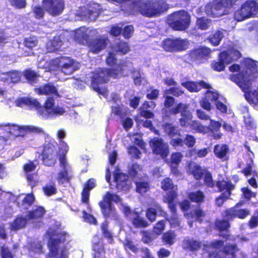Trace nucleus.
Segmentation results:
<instances>
[{"label": "nucleus", "instance_id": "1", "mask_svg": "<svg viewBox=\"0 0 258 258\" xmlns=\"http://www.w3.org/2000/svg\"><path fill=\"white\" fill-rule=\"evenodd\" d=\"M138 11L143 16L152 18L167 11L168 5L162 0H139L135 2Z\"/></svg>", "mask_w": 258, "mask_h": 258}, {"label": "nucleus", "instance_id": "2", "mask_svg": "<svg viewBox=\"0 0 258 258\" xmlns=\"http://www.w3.org/2000/svg\"><path fill=\"white\" fill-rule=\"evenodd\" d=\"M230 79L235 83L244 93L246 100L254 106L258 105V86L253 90H250L251 82L249 80H245L243 74H232L230 75Z\"/></svg>", "mask_w": 258, "mask_h": 258}, {"label": "nucleus", "instance_id": "3", "mask_svg": "<svg viewBox=\"0 0 258 258\" xmlns=\"http://www.w3.org/2000/svg\"><path fill=\"white\" fill-rule=\"evenodd\" d=\"M190 18L187 12L181 10L169 15L167 18V23L174 31H184L189 28Z\"/></svg>", "mask_w": 258, "mask_h": 258}, {"label": "nucleus", "instance_id": "4", "mask_svg": "<svg viewBox=\"0 0 258 258\" xmlns=\"http://www.w3.org/2000/svg\"><path fill=\"white\" fill-rule=\"evenodd\" d=\"M222 126L221 123L212 119L210 120L208 126L204 125L197 120H193L190 125V128L195 132L205 135L210 133L214 140H219L222 138L223 134L220 132Z\"/></svg>", "mask_w": 258, "mask_h": 258}, {"label": "nucleus", "instance_id": "5", "mask_svg": "<svg viewBox=\"0 0 258 258\" xmlns=\"http://www.w3.org/2000/svg\"><path fill=\"white\" fill-rule=\"evenodd\" d=\"M106 70L107 68H101L94 72L91 80V86L93 90L104 97L108 96V89L106 87H99L98 85L107 83L109 81L110 77Z\"/></svg>", "mask_w": 258, "mask_h": 258}, {"label": "nucleus", "instance_id": "6", "mask_svg": "<svg viewBox=\"0 0 258 258\" xmlns=\"http://www.w3.org/2000/svg\"><path fill=\"white\" fill-rule=\"evenodd\" d=\"M66 233L64 232H57L53 230L49 233V238L48 241V248L49 252L48 257L58 258L59 245L66 241Z\"/></svg>", "mask_w": 258, "mask_h": 258}, {"label": "nucleus", "instance_id": "7", "mask_svg": "<svg viewBox=\"0 0 258 258\" xmlns=\"http://www.w3.org/2000/svg\"><path fill=\"white\" fill-rule=\"evenodd\" d=\"M120 200L119 196L107 191L103 196L102 199L99 202V206L103 217L107 219L114 217L116 215V210L112 204V201L117 203Z\"/></svg>", "mask_w": 258, "mask_h": 258}, {"label": "nucleus", "instance_id": "8", "mask_svg": "<svg viewBox=\"0 0 258 258\" xmlns=\"http://www.w3.org/2000/svg\"><path fill=\"white\" fill-rule=\"evenodd\" d=\"M258 13V3L255 0H247L236 10L234 18L237 21L254 17Z\"/></svg>", "mask_w": 258, "mask_h": 258}, {"label": "nucleus", "instance_id": "9", "mask_svg": "<svg viewBox=\"0 0 258 258\" xmlns=\"http://www.w3.org/2000/svg\"><path fill=\"white\" fill-rule=\"evenodd\" d=\"M39 158L44 166H54L58 159V152L56 146L50 142L44 144L39 153Z\"/></svg>", "mask_w": 258, "mask_h": 258}, {"label": "nucleus", "instance_id": "10", "mask_svg": "<svg viewBox=\"0 0 258 258\" xmlns=\"http://www.w3.org/2000/svg\"><path fill=\"white\" fill-rule=\"evenodd\" d=\"M162 48L166 52H176L186 50L188 47V42L180 38H167L162 42Z\"/></svg>", "mask_w": 258, "mask_h": 258}, {"label": "nucleus", "instance_id": "11", "mask_svg": "<svg viewBox=\"0 0 258 258\" xmlns=\"http://www.w3.org/2000/svg\"><path fill=\"white\" fill-rule=\"evenodd\" d=\"M149 145L153 154L162 159L166 158L169 154V147L161 138L154 137L149 141Z\"/></svg>", "mask_w": 258, "mask_h": 258}, {"label": "nucleus", "instance_id": "12", "mask_svg": "<svg viewBox=\"0 0 258 258\" xmlns=\"http://www.w3.org/2000/svg\"><path fill=\"white\" fill-rule=\"evenodd\" d=\"M9 126V133L15 137H24L27 134H41L43 132V129L34 125H19L15 124H8Z\"/></svg>", "mask_w": 258, "mask_h": 258}, {"label": "nucleus", "instance_id": "13", "mask_svg": "<svg viewBox=\"0 0 258 258\" xmlns=\"http://www.w3.org/2000/svg\"><path fill=\"white\" fill-rule=\"evenodd\" d=\"M211 52L210 48L200 46L189 51L187 53L188 58L191 62L202 63L210 57Z\"/></svg>", "mask_w": 258, "mask_h": 258}, {"label": "nucleus", "instance_id": "14", "mask_svg": "<svg viewBox=\"0 0 258 258\" xmlns=\"http://www.w3.org/2000/svg\"><path fill=\"white\" fill-rule=\"evenodd\" d=\"M74 61L69 57L60 56L52 60V64L64 75L72 74L75 71Z\"/></svg>", "mask_w": 258, "mask_h": 258}, {"label": "nucleus", "instance_id": "15", "mask_svg": "<svg viewBox=\"0 0 258 258\" xmlns=\"http://www.w3.org/2000/svg\"><path fill=\"white\" fill-rule=\"evenodd\" d=\"M42 4L45 11L52 17L60 15L65 7L64 0H42Z\"/></svg>", "mask_w": 258, "mask_h": 258}, {"label": "nucleus", "instance_id": "16", "mask_svg": "<svg viewBox=\"0 0 258 258\" xmlns=\"http://www.w3.org/2000/svg\"><path fill=\"white\" fill-rule=\"evenodd\" d=\"M238 250L236 244L228 243L226 244L221 251L225 257L222 256L220 251H212L208 253L207 258H236V252Z\"/></svg>", "mask_w": 258, "mask_h": 258}, {"label": "nucleus", "instance_id": "17", "mask_svg": "<svg viewBox=\"0 0 258 258\" xmlns=\"http://www.w3.org/2000/svg\"><path fill=\"white\" fill-rule=\"evenodd\" d=\"M232 57L227 51H222L218 54V59L212 61L211 64V68L215 71L220 72L225 69V64L231 63Z\"/></svg>", "mask_w": 258, "mask_h": 258}, {"label": "nucleus", "instance_id": "18", "mask_svg": "<svg viewBox=\"0 0 258 258\" xmlns=\"http://www.w3.org/2000/svg\"><path fill=\"white\" fill-rule=\"evenodd\" d=\"M108 42L107 37L98 36L90 39L86 45L89 48L90 52L97 54L106 47Z\"/></svg>", "mask_w": 258, "mask_h": 258}, {"label": "nucleus", "instance_id": "19", "mask_svg": "<svg viewBox=\"0 0 258 258\" xmlns=\"http://www.w3.org/2000/svg\"><path fill=\"white\" fill-rule=\"evenodd\" d=\"M93 258H106V250L103 239L99 235H95L92 241Z\"/></svg>", "mask_w": 258, "mask_h": 258}, {"label": "nucleus", "instance_id": "20", "mask_svg": "<svg viewBox=\"0 0 258 258\" xmlns=\"http://www.w3.org/2000/svg\"><path fill=\"white\" fill-rule=\"evenodd\" d=\"M258 62L250 58H246L243 60V65L245 69L246 76L248 78V80H254L258 75ZM245 76V75L243 74ZM245 80H246L245 78Z\"/></svg>", "mask_w": 258, "mask_h": 258}, {"label": "nucleus", "instance_id": "21", "mask_svg": "<svg viewBox=\"0 0 258 258\" xmlns=\"http://www.w3.org/2000/svg\"><path fill=\"white\" fill-rule=\"evenodd\" d=\"M123 246L125 250L129 249L135 254L140 251L143 254L142 258H154L149 248L147 247H142L139 249L131 239H125L123 243Z\"/></svg>", "mask_w": 258, "mask_h": 258}, {"label": "nucleus", "instance_id": "22", "mask_svg": "<svg viewBox=\"0 0 258 258\" xmlns=\"http://www.w3.org/2000/svg\"><path fill=\"white\" fill-rule=\"evenodd\" d=\"M35 92L39 95L52 96L60 97L56 87L52 83L43 84L34 89Z\"/></svg>", "mask_w": 258, "mask_h": 258}, {"label": "nucleus", "instance_id": "23", "mask_svg": "<svg viewBox=\"0 0 258 258\" xmlns=\"http://www.w3.org/2000/svg\"><path fill=\"white\" fill-rule=\"evenodd\" d=\"M216 186L221 194L231 196L232 191L235 189V185L228 179L221 178L216 181Z\"/></svg>", "mask_w": 258, "mask_h": 258}, {"label": "nucleus", "instance_id": "24", "mask_svg": "<svg viewBox=\"0 0 258 258\" xmlns=\"http://www.w3.org/2000/svg\"><path fill=\"white\" fill-rule=\"evenodd\" d=\"M181 85L190 92H198L202 88L207 89L212 88L211 86L209 83L202 80L199 82L187 81L182 82Z\"/></svg>", "mask_w": 258, "mask_h": 258}, {"label": "nucleus", "instance_id": "25", "mask_svg": "<svg viewBox=\"0 0 258 258\" xmlns=\"http://www.w3.org/2000/svg\"><path fill=\"white\" fill-rule=\"evenodd\" d=\"M114 180L116 182V188L118 190H128L131 183L128 181L127 174L122 172L116 173L114 175Z\"/></svg>", "mask_w": 258, "mask_h": 258}, {"label": "nucleus", "instance_id": "26", "mask_svg": "<svg viewBox=\"0 0 258 258\" xmlns=\"http://www.w3.org/2000/svg\"><path fill=\"white\" fill-rule=\"evenodd\" d=\"M127 63L126 61H123L117 64L115 68H107L106 71L109 73L110 78L118 79L127 76L126 74H124V72L127 71Z\"/></svg>", "mask_w": 258, "mask_h": 258}, {"label": "nucleus", "instance_id": "27", "mask_svg": "<svg viewBox=\"0 0 258 258\" xmlns=\"http://www.w3.org/2000/svg\"><path fill=\"white\" fill-rule=\"evenodd\" d=\"M29 219L27 216L19 214L16 216L13 221L10 223V228L11 231H17L24 229L28 223Z\"/></svg>", "mask_w": 258, "mask_h": 258}, {"label": "nucleus", "instance_id": "28", "mask_svg": "<svg viewBox=\"0 0 258 258\" xmlns=\"http://www.w3.org/2000/svg\"><path fill=\"white\" fill-rule=\"evenodd\" d=\"M230 227L229 222L225 219H217L214 223L215 229L219 232H226L225 234L220 233L219 236L225 239H229L230 234L227 232H229V229Z\"/></svg>", "mask_w": 258, "mask_h": 258}, {"label": "nucleus", "instance_id": "29", "mask_svg": "<svg viewBox=\"0 0 258 258\" xmlns=\"http://www.w3.org/2000/svg\"><path fill=\"white\" fill-rule=\"evenodd\" d=\"M177 189L169 191L163 199V202L168 204L171 212L176 211V200L178 196Z\"/></svg>", "mask_w": 258, "mask_h": 258}, {"label": "nucleus", "instance_id": "30", "mask_svg": "<svg viewBox=\"0 0 258 258\" xmlns=\"http://www.w3.org/2000/svg\"><path fill=\"white\" fill-rule=\"evenodd\" d=\"M184 216L188 219L194 218L197 221L201 223L206 217L207 214L200 205H197L192 211L185 213Z\"/></svg>", "mask_w": 258, "mask_h": 258}, {"label": "nucleus", "instance_id": "31", "mask_svg": "<svg viewBox=\"0 0 258 258\" xmlns=\"http://www.w3.org/2000/svg\"><path fill=\"white\" fill-rule=\"evenodd\" d=\"M74 38L80 44L86 45L89 39L88 29L84 27H81L76 30Z\"/></svg>", "mask_w": 258, "mask_h": 258}, {"label": "nucleus", "instance_id": "32", "mask_svg": "<svg viewBox=\"0 0 258 258\" xmlns=\"http://www.w3.org/2000/svg\"><path fill=\"white\" fill-rule=\"evenodd\" d=\"M153 206V207L148 208L146 212V216L151 222L156 220L157 212L160 214L165 213L162 207L158 203H154Z\"/></svg>", "mask_w": 258, "mask_h": 258}, {"label": "nucleus", "instance_id": "33", "mask_svg": "<svg viewBox=\"0 0 258 258\" xmlns=\"http://www.w3.org/2000/svg\"><path fill=\"white\" fill-rule=\"evenodd\" d=\"M202 246V242L193 239H185L182 243V248L185 250L189 251H197L199 250Z\"/></svg>", "mask_w": 258, "mask_h": 258}, {"label": "nucleus", "instance_id": "34", "mask_svg": "<svg viewBox=\"0 0 258 258\" xmlns=\"http://www.w3.org/2000/svg\"><path fill=\"white\" fill-rule=\"evenodd\" d=\"M46 211L42 206H37L35 209L29 211L27 213V216L29 220H41L45 214Z\"/></svg>", "mask_w": 258, "mask_h": 258}, {"label": "nucleus", "instance_id": "35", "mask_svg": "<svg viewBox=\"0 0 258 258\" xmlns=\"http://www.w3.org/2000/svg\"><path fill=\"white\" fill-rule=\"evenodd\" d=\"M228 151V146L226 144L216 145L214 147V153L215 156L223 161L228 159L227 154Z\"/></svg>", "mask_w": 258, "mask_h": 258}, {"label": "nucleus", "instance_id": "36", "mask_svg": "<svg viewBox=\"0 0 258 258\" xmlns=\"http://www.w3.org/2000/svg\"><path fill=\"white\" fill-rule=\"evenodd\" d=\"M4 74L5 76L2 78V80L4 82L16 83L21 80V74L18 71H11Z\"/></svg>", "mask_w": 258, "mask_h": 258}, {"label": "nucleus", "instance_id": "37", "mask_svg": "<svg viewBox=\"0 0 258 258\" xmlns=\"http://www.w3.org/2000/svg\"><path fill=\"white\" fill-rule=\"evenodd\" d=\"M162 127L164 132L170 138L181 135L180 129L171 123L166 122L163 124Z\"/></svg>", "mask_w": 258, "mask_h": 258}, {"label": "nucleus", "instance_id": "38", "mask_svg": "<svg viewBox=\"0 0 258 258\" xmlns=\"http://www.w3.org/2000/svg\"><path fill=\"white\" fill-rule=\"evenodd\" d=\"M111 49L120 55H123L130 51V47L128 44L123 41H118L111 45Z\"/></svg>", "mask_w": 258, "mask_h": 258}, {"label": "nucleus", "instance_id": "39", "mask_svg": "<svg viewBox=\"0 0 258 258\" xmlns=\"http://www.w3.org/2000/svg\"><path fill=\"white\" fill-rule=\"evenodd\" d=\"M187 197L190 202L197 203L198 205L203 203L205 199L204 192L200 190L188 192Z\"/></svg>", "mask_w": 258, "mask_h": 258}, {"label": "nucleus", "instance_id": "40", "mask_svg": "<svg viewBox=\"0 0 258 258\" xmlns=\"http://www.w3.org/2000/svg\"><path fill=\"white\" fill-rule=\"evenodd\" d=\"M207 170V169L203 168L201 165L197 163H195L192 166L190 167V173L194 178L197 180L201 179Z\"/></svg>", "mask_w": 258, "mask_h": 258}, {"label": "nucleus", "instance_id": "41", "mask_svg": "<svg viewBox=\"0 0 258 258\" xmlns=\"http://www.w3.org/2000/svg\"><path fill=\"white\" fill-rule=\"evenodd\" d=\"M136 216L132 219V223L135 228H145L149 224L148 222L142 217H141L138 212L135 213Z\"/></svg>", "mask_w": 258, "mask_h": 258}, {"label": "nucleus", "instance_id": "42", "mask_svg": "<svg viewBox=\"0 0 258 258\" xmlns=\"http://www.w3.org/2000/svg\"><path fill=\"white\" fill-rule=\"evenodd\" d=\"M223 34L220 30H217L211 34L207 38L209 42L214 46H217L220 43L223 38Z\"/></svg>", "mask_w": 258, "mask_h": 258}, {"label": "nucleus", "instance_id": "43", "mask_svg": "<svg viewBox=\"0 0 258 258\" xmlns=\"http://www.w3.org/2000/svg\"><path fill=\"white\" fill-rule=\"evenodd\" d=\"M19 106L26 105L30 107H34L37 109L41 107L40 103L36 99H33L28 97H23L20 99L18 102Z\"/></svg>", "mask_w": 258, "mask_h": 258}, {"label": "nucleus", "instance_id": "44", "mask_svg": "<svg viewBox=\"0 0 258 258\" xmlns=\"http://www.w3.org/2000/svg\"><path fill=\"white\" fill-rule=\"evenodd\" d=\"M181 117L179 118V121L181 127H186L188 126L190 127L192 123L191 119L192 115L191 112L188 110L183 114L181 115Z\"/></svg>", "mask_w": 258, "mask_h": 258}, {"label": "nucleus", "instance_id": "45", "mask_svg": "<svg viewBox=\"0 0 258 258\" xmlns=\"http://www.w3.org/2000/svg\"><path fill=\"white\" fill-rule=\"evenodd\" d=\"M188 108V105L180 102L176 104L174 107L170 109V113L174 115L180 113L181 115L189 110Z\"/></svg>", "mask_w": 258, "mask_h": 258}, {"label": "nucleus", "instance_id": "46", "mask_svg": "<svg viewBox=\"0 0 258 258\" xmlns=\"http://www.w3.org/2000/svg\"><path fill=\"white\" fill-rule=\"evenodd\" d=\"M161 188L164 191L177 189V186L175 185L172 179L170 177H165L161 182Z\"/></svg>", "mask_w": 258, "mask_h": 258}, {"label": "nucleus", "instance_id": "47", "mask_svg": "<svg viewBox=\"0 0 258 258\" xmlns=\"http://www.w3.org/2000/svg\"><path fill=\"white\" fill-rule=\"evenodd\" d=\"M23 75L25 78L30 83L36 82L38 78L39 77V75L35 71L30 69L25 70L23 71Z\"/></svg>", "mask_w": 258, "mask_h": 258}, {"label": "nucleus", "instance_id": "48", "mask_svg": "<svg viewBox=\"0 0 258 258\" xmlns=\"http://www.w3.org/2000/svg\"><path fill=\"white\" fill-rule=\"evenodd\" d=\"M175 239V234L173 231L169 230L163 234L162 241L165 244L172 245Z\"/></svg>", "mask_w": 258, "mask_h": 258}, {"label": "nucleus", "instance_id": "49", "mask_svg": "<svg viewBox=\"0 0 258 258\" xmlns=\"http://www.w3.org/2000/svg\"><path fill=\"white\" fill-rule=\"evenodd\" d=\"M71 178V177L69 175L67 169L63 168L58 172L56 179L59 183L63 184L70 182Z\"/></svg>", "mask_w": 258, "mask_h": 258}, {"label": "nucleus", "instance_id": "50", "mask_svg": "<svg viewBox=\"0 0 258 258\" xmlns=\"http://www.w3.org/2000/svg\"><path fill=\"white\" fill-rule=\"evenodd\" d=\"M101 230L103 236L107 239L110 243H112L113 238L111 232L108 230V223L107 221L101 223Z\"/></svg>", "mask_w": 258, "mask_h": 258}, {"label": "nucleus", "instance_id": "51", "mask_svg": "<svg viewBox=\"0 0 258 258\" xmlns=\"http://www.w3.org/2000/svg\"><path fill=\"white\" fill-rule=\"evenodd\" d=\"M166 221L161 220L158 221L153 227V232L157 235H161L165 229Z\"/></svg>", "mask_w": 258, "mask_h": 258}, {"label": "nucleus", "instance_id": "52", "mask_svg": "<svg viewBox=\"0 0 258 258\" xmlns=\"http://www.w3.org/2000/svg\"><path fill=\"white\" fill-rule=\"evenodd\" d=\"M42 190L44 195L47 197L54 195L57 192L55 184L53 182L50 184H46L42 187Z\"/></svg>", "mask_w": 258, "mask_h": 258}, {"label": "nucleus", "instance_id": "53", "mask_svg": "<svg viewBox=\"0 0 258 258\" xmlns=\"http://www.w3.org/2000/svg\"><path fill=\"white\" fill-rule=\"evenodd\" d=\"M135 184L136 191L140 194L145 193L150 189L149 183L148 181H136Z\"/></svg>", "mask_w": 258, "mask_h": 258}, {"label": "nucleus", "instance_id": "54", "mask_svg": "<svg viewBox=\"0 0 258 258\" xmlns=\"http://www.w3.org/2000/svg\"><path fill=\"white\" fill-rule=\"evenodd\" d=\"M23 44L26 47L32 50L37 45L38 40L35 36H30L24 39Z\"/></svg>", "mask_w": 258, "mask_h": 258}, {"label": "nucleus", "instance_id": "55", "mask_svg": "<svg viewBox=\"0 0 258 258\" xmlns=\"http://www.w3.org/2000/svg\"><path fill=\"white\" fill-rule=\"evenodd\" d=\"M142 235V241L145 244H148L151 243L155 239L152 233L149 230H143L141 231Z\"/></svg>", "mask_w": 258, "mask_h": 258}, {"label": "nucleus", "instance_id": "56", "mask_svg": "<svg viewBox=\"0 0 258 258\" xmlns=\"http://www.w3.org/2000/svg\"><path fill=\"white\" fill-rule=\"evenodd\" d=\"M211 20L205 18H198L196 21V25L198 29L202 30H205L209 27V23Z\"/></svg>", "mask_w": 258, "mask_h": 258}, {"label": "nucleus", "instance_id": "57", "mask_svg": "<svg viewBox=\"0 0 258 258\" xmlns=\"http://www.w3.org/2000/svg\"><path fill=\"white\" fill-rule=\"evenodd\" d=\"M142 167L137 163H133L128 168L127 173L132 177H136L138 172L142 170Z\"/></svg>", "mask_w": 258, "mask_h": 258}, {"label": "nucleus", "instance_id": "58", "mask_svg": "<svg viewBox=\"0 0 258 258\" xmlns=\"http://www.w3.org/2000/svg\"><path fill=\"white\" fill-rule=\"evenodd\" d=\"M204 181L205 184L208 187L213 188L216 185V183L213 179L212 173L207 170L204 175Z\"/></svg>", "mask_w": 258, "mask_h": 258}, {"label": "nucleus", "instance_id": "59", "mask_svg": "<svg viewBox=\"0 0 258 258\" xmlns=\"http://www.w3.org/2000/svg\"><path fill=\"white\" fill-rule=\"evenodd\" d=\"M222 217L228 222L236 218L235 208L232 207L225 210L222 214Z\"/></svg>", "mask_w": 258, "mask_h": 258}, {"label": "nucleus", "instance_id": "60", "mask_svg": "<svg viewBox=\"0 0 258 258\" xmlns=\"http://www.w3.org/2000/svg\"><path fill=\"white\" fill-rule=\"evenodd\" d=\"M45 9L40 6H36L33 8L32 12L34 17L37 19H43L45 14Z\"/></svg>", "mask_w": 258, "mask_h": 258}, {"label": "nucleus", "instance_id": "61", "mask_svg": "<svg viewBox=\"0 0 258 258\" xmlns=\"http://www.w3.org/2000/svg\"><path fill=\"white\" fill-rule=\"evenodd\" d=\"M196 142V139L195 137L191 135H186L183 140V145H185L188 148H192L195 146Z\"/></svg>", "mask_w": 258, "mask_h": 258}, {"label": "nucleus", "instance_id": "62", "mask_svg": "<svg viewBox=\"0 0 258 258\" xmlns=\"http://www.w3.org/2000/svg\"><path fill=\"white\" fill-rule=\"evenodd\" d=\"M183 155L179 152L172 153L170 156V163L172 164L179 165L181 162Z\"/></svg>", "mask_w": 258, "mask_h": 258}, {"label": "nucleus", "instance_id": "63", "mask_svg": "<svg viewBox=\"0 0 258 258\" xmlns=\"http://www.w3.org/2000/svg\"><path fill=\"white\" fill-rule=\"evenodd\" d=\"M0 256L1 258H14L10 249L4 245L0 247Z\"/></svg>", "mask_w": 258, "mask_h": 258}, {"label": "nucleus", "instance_id": "64", "mask_svg": "<svg viewBox=\"0 0 258 258\" xmlns=\"http://www.w3.org/2000/svg\"><path fill=\"white\" fill-rule=\"evenodd\" d=\"M35 201V197L33 194H28L23 198L22 204L23 205H26L28 207L32 205Z\"/></svg>", "mask_w": 258, "mask_h": 258}]
</instances>
